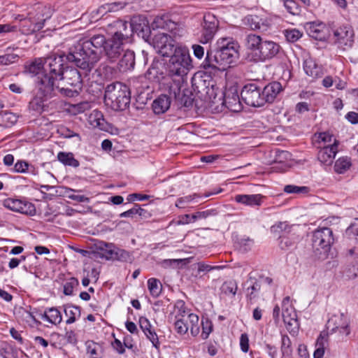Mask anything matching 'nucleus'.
<instances>
[{
	"instance_id": "c03bdc74",
	"label": "nucleus",
	"mask_w": 358,
	"mask_h": 358,
	"mask_svg": "<svg viewBox=\"0 0 358 358\" xmlns=\"http://www.w3.org/2000/svg\"><path fill=\"white\" fill-rule=\"evenodd\" d=\"M237 289V284L233 280L224 282L221 287L222 293L227 296H234Z\"/></svg>"
},
{
	"instance_id": "1a4fd4ad",
	"label": "nucleus",
	"mask_w": 358,
	"mask_h": 358,
	"mask_svg": "<svg viewBox=\"0 0 358 358\" xmlns=\"http://www.w3.org/2000/svg\"><path fill=\"white\" fill-rule=\"evenodd\" d=\"M175 320L189 319L190 323V332L192 336H196L200 331L199 318L194 313H190L183 301H178L174 306Z\"/></svg>"
},
{
	"instance_id": "864d4df0",
	"label": "nucleus",
	"mask_w": 358,
	"mask_h": 358,
	"mask_svg": "<svg viewBox=\"0 0 358 358\" xmlns=\"http://www.w3.org/2000/svg\"><path fill=\"white\" fill-rule=\"evenodd\" d=\"M122 8V7L119 3H107L99 7L98 9V13L104 15L108 12L117 11L120 8Z\"/></svg>"
},
{
	"instance_id": "7c9ffc66",
	"label": "nucleus",
	"mask_w": 358,
	"mask_h": 358,
	"mask_svg": "<svg viewBox=\"0 0 358 358\" xmlns=\"http://www.w3.org/2000/svg\"><path fill=\"white\" fill-rule=\"evenodd\" d=\"M305 73L313 79H316L323 75L322 66L317 65L311 58L306 59L303 62Z\"/></svg>"
},
{
	"instance_id": "9d476101",
	"label": "nucleus",
	"mask_w": 358,
	"mask_h": 358,
	"mask_svg": "<svg viewBox=\"0 0 358 358\" xmlns=\"http://www.w3.org/2000/svg\"><path fill=\"white\" fill-rule=\"evenodd\" d=\"M262 88L255 83L245 85L241 91L242 100L248 106L260 107L264 105V99L262 97Z\"/></svg>"
},
{
	"instance_id": "c85d7f7f",
	"label": "nucleus",
	"mask_w": 358,
	"mask_h": 358,
	"mask_svg": "<svg viewBox=\"0 0 358 358\" xmlns=\"http://www.w3.org/2000/svg\"><path fill=\"white\" fill-rule=\"evenodd\" d=\"M129 29L136 32L138 36H141L143 38L148 36L150 32L148 22L144 18L141 19L139 17L133 19L129 24Z\"/></svg>"
},
{
	"instance_id": "423d86ee",
	"label": "nucleus",
	"mask_w": 358,
	"mask_h": 358,
	"mask_svg": "<svg viewBox=\"0 0 358 358\" xmlns=\"http://www.w3.org/2000/svg\"><path fill=\"white\" fill-rule=\"evenodd\" d=\"M167 64V75L185 78L192 67V59L186 47H176Z\"/></svg>"
},
{
	"instance_id": "dca6fc26",
	"label": "nucleus",
	"mask_w": 358,
	"mask_h": 358,
	"mask_svg": "<svg viewBox=\"0 0 358 358\" xmlns=\"http://www.w3.org/2000/svg\"><path fill=\"white\" fill-rule=\"evenodd\" d=\"M280 46L278 43L269 40H263L258 52H256L257 56L260 61L269 60L275 57L279 52Z\"/></svg>"
},
{
	"instance_id": "f704fd0d",
	"label": "nucleus",
	"mask_w": 358,
	"mask_h": 358,
	"mask_svg": "<svg viewBox=\"0 0 358 358\" xmlns=\"http://www.w3.org/2000/svg\"><path fill=\"white\" fill-rule=\"evenodd\" d=\"M88 121L94 127H98L100 129H105L106 120L103 113L98 110H94L89 115Z\"/></svg>"
},
{
	"instance_id": "bb28decb",
	"label": "nucleus",
	"mask_w": 358,
	"mask_h": 358,
	"mask_svg": "<svg viewBox=\"0 0 358 358\" xmlns=\"http://www.w3.org/2000/svg\"><path fill=\"white\" fill-rule=\"evenodd\" d=\"M118 63V69L121 72L133 70L135 66V54L134 51L127 50Z\"/></svg>"
},
{
	"instance_id": "4d7b16f0",
	"label": "nucleus",
	"mask_w": 358,
	"mask_h": 358,
	"mask_svg": "<svg viewBox=\"0 0 358 358\" xmlns=\"http://www.w3.org/2000/svg\"><path fill=\"white\" fill-rule=\"evenodd\" d=\"M328 334L322 331L317 338L315 348L325 350L328 343Z\"/></svg>"
},
{
	"instance_id": "39448f33",
	"label": "nucleus",
	"mask_w": 358,
	"mask_h": 358,
	"mask_svg": "<svg viewBox=\"0 0 358 358\" xmlns=\"http://www.w3.org/2000/svg\"><path fill=\"white\" fill-rule=\"evenodd\" d=\"M131 96L129 87L122 83L108 85L105 90V103L115 111L125 110L130 103Z\"/></svg>"
},
{
	"instance_id": "338daca9",
	"label": "nucleus",
	"mask_w": 358,
	"mask_h": 358,
	"mask_svg": "<svg viewBox=\"0 0 358 358\" xmlns=\"http://www.w3.org/2000/svg\"><path fill=\"white\" fill-rule=\"evenodd\" d=\"M291 344L292 343L289 336L287 335H282L281 350L283 354L287 353L290 350Z\"/></svg>"
},
{
	"instance_id": "0eeeda50",
	"label": "nucleus",
	"mask_w": 358,
	"mask_h": 358,
	"mask_svg": "<svg viewBox=\"0 0 358 358\" xmlns=\"http://www.w3.org/2000/svg\"><path fill=\"white\" fill-rule=\"evenodd\" d=\"M52 10L49 6L38 4L27 14L28 22L30 23L25 30L26 34L40 31L44 27L45 22L50 18Z\"/></svg>"
},
{
	"instance_id": "774afa93",
	"label": "nucleus",
	"mask_w": 358,
	"mask_h": 358,
	"mask_svg": "<svg viewBox=\"0 0 358 358\" xmlns=\"http://www.w3.org/2000/svg\"><path fill=\"white\" fill-rule=\"evenodd\" d=\"M240 346L243 352H247L249 350V338L247 334H242L240 337Z\"/></svg>"
},
{
	"instance_id": "393cba45",
	"label": "nucleus",
	"mask_w": 358,
	"mask_h": 358,
	"mask_svg": "<svg viewBox=\"0 0 358 358\" xmlns=\"http://www.w3.org/2000/svg\"><path fill=\"white\" fill-rule=\"evenodd\" d=\"M264 196L262 194H237L234 200L239 203H242L250 207H259L262 205Z\"/></svg>"
},
{
	"instance_id": "a211bd4d",
	"label": "nucleus",
	"mask_w": 358,
	"mask_h": 358,
	"mask_svg": "<svg viewBox=\"0 0 358 358\" xmlns=\"http://www.w3.org/2000/svg\"><path fill=\"white\" fill-rule=\"evenodd\" d=\"M58 81L65 83V85H69L76 89H82L83 79L82 75L76 68L67 66L64 72Z\"/></svg>"
},
{
	"instance_id": "4c0bfd02",
	"label": "nucleus",
	"mask_w": 358,
	"mask_h": 358,
	"mask_svg": "<svg viewBox=\"0 0 358 358\" xmlns=\"http://www.w3.org/2000/svg\"><path fill=\"white\" fill-rule=\"evenodd\" d=\"M55 86V92L57 90L62 95L66 97H74L78 95L80 89H76V87L69 88V85H65V83L57 81Z\"/></svg>"
},
{
	"instance_id": "e2e57ef3",
	"label": "nucleus",
	"mask_w": 358,
	"mask_h": 358,
	"mask_svg": "<svg viewBox=\"0 0 358 358\" xmlns=\"http://www.w3.org/2000/svg\"><path fill=\"white\" fill-rule=\"evenodd\" d=\"M291 227L288 224L287 222H280L278 224L272 226L271 229L274 232L280 233L281 231H285L289 233L290 231Z\"/></svg>"
},
{
	"instance_id": "2f4dec72",
	"label": "nucleus",
	"mask_w": 358,
	"mask_h": 358,
	"mask_svg": "<svg viewBox=\"0 0 358 358\" xmlns=\"http://www.w3.org/2000/svg\"><path fill=\"white\" fill-rule=\"evenodd\" d=\"M171 99L166 94H162L152 103V109L155 113L162 114L165 113L170 107Z\"/></svg>"
},
{
	"instance_id": "f03ea898",
	"label": "nucleus",
	"mask_w": 358,
	"mask_h": 358,
	"mask_svg": "<svg viewBox=\"0 0 358 358\" xmlns=\"http://www.w3.org/2000/svg\"><path fill=\"white\" fill-rule=\"evenodd\" d=\"M214 50L207 51L203 62L204 69L224 71L236 64L240 57V45L232 38H220L216 42Z\"/></svg>"
},
{
	"instance_id": "bf43d9fd",
	"label": "nucleus",
	"mask_w": 358,
	"mask_h": 358,
	"mask_svg": "<svg viewBox=\"0 0 358 358\" xmlns=\"http://www.w3.org/2000/svg\"><path fill=\"white\" fill-rule=\"evenodd\" d=\"M143 210L139 206V205L135 204L132 208L122 213L120 216L121 217H132L134 215L136 214L141 215Z\"/></svg>"
},
{
	"instance_id": "09e8293b",
	"label": "nucleus",
	"mask_w": 358,
	"mask_h": 358,
	"mask_svg": "<svg viewBox=\"0 0 358 358\" xmlns=\"http://www.w3.org/2000/svg\"><path fill=\"white\" fill-rule=\"evenodd\" d=\"M44 107V99L42 96H36L34 97L29 103L30 110L41 113Z\"/></svg>"
},
{
	"instance_id": "49530a36",
	"label": "nucleus",
	"mask_w": 358,
	"mask_h": 358,
	"mask_svg": "<svg viewBox=\"0 0 358 358\" xmlns=\"http://www.w3.org/2000/svg\"><path fill=\"white\" fill-rule=\"evenodd\" d=\"M188 93L189 91H185L184 89L180 93V96L175 99L178 105L185 107H189L192 105L193 98L192 95H189Z\"/></svg>"
},
{
	"instance_id": "aec40b11",
	"label": "nucleus",
	"mask_w": 358,
	"mask_h": 358,
	"mask_svg": "<svg viewBox=\"0 0 358 358\" xmlns=\"http://www.w3.org/2000/svg\"><path fill=\"white\" fill-rule=\"evenodd\" d=\"M283 322L287 329L290 332H296L299 323L297 320V314L292 306H288L282 311Z\"/></svg>"
},
{
	"instance_id": "6e6d98bb",
	"label": "nucleus",
	"mask_w": 358,
	"mask_h": 358,
	"mask_svg": "<svg viewBox=\"0 0 358 358\" xmlns=\"http://www.w3.org/2000/svg\"><path fill=\"white\" fill-rule=\"evenodd\" d=\"M284 6L287 12L294 15H297L300 11L297 3L294 0H285L284 1Z\"/></svg>"
},
{
	"instance_id": "20e7f679",
	"label": "nucleus",
	"mask_w": 358,
	"mask_h": 358,
	"mask_svg": "<svg viewBox=\"0 0 358 358\" xmlns=\"http://www.w3.org/2000/svg\"><path fill=\"white\" fill-rule=\"evenodd\" d=\"M162 28L166 30L169 34L159 32L153 37L152 42L155 48L157 50L159 54L163 57H169L175 49L173 41L182 36L185 30L182 26L171 20L164 22Z\"/></svg>"
},
{
	"instance_id": "2eb2a0df",
	"label": "nucleus",
	"mask_w": 358,
	"mask_h": 358,
	"mask_svg": "<svg viewBox=\"0 0 358 358\" xmlns=\"http://www.w3.org/2000/svg\"><path fill=\"white\" fill-rule=\"evenodd\" d=\"M349 320L343 313L333 315L327 322V329L331 332L339 331L341 334L348 336L350 334Z\"/></svg>"
},
{
	"instance_id": "13d9d810",
	"label": "nucleus",
	"mask_w": 358,
	"mask_h": 358,
	"mask_svg": "<svg viewBox=\"0 0 358 358\" xmlns=\"http://www.w3.org/2000/svg\"><path fill=\"white\" fill-rule=\"evenodd\" d=\"M29 166V164L26 161L18 160L15 164L13 171L15 173H24L27 172Z\"/></svg>"
},
{
	"instance_id": "0e129e2a",
	"label": "nucleus",
	"mask_w": 358,
	"mask_h": 358,
	"mask_svg": "<svg viewBox=\"0 0 358 358\" xmlns=\"http://www.w3.org/2000/svg\"><path fill=\"white\" fill-rule=\"evenodd\" d=\"M247 22L252 30L259 29L261 28V24L259 19L257 15H250L247 17Z\"/></svg>"
},
{
	"instance_id": "473e14b6",
	"label": "nucleus",
	"mask_w": 358,
	"mask_h": 358,
	"mask_svg": "<svg viewBox=\"0 0 358 358\" xmlns=\"http://www.w3.org/2000/svg\"><path fill=\"white\" fill-rule=\"evenodd\" d=\"M41 318L55 325L60 324L62 320V314L56 308H47L41 315Z\"/></svg>"
},
{
	"instance_id": "ea45409f",
	"label": "nucleus",
	"mask_w": 358,
	"mask_h": 358,
	"mask_svg": "<svg viewBox=\"0 0 358 358\" xmlns=\"http://www.w3.org/2000/svg\"><path fill=\"white\" fill-rule=\"evenodd\" d=\"M263 39L261 36L254 34H250L246 36L245 38V44L248 49L253 51L255 54L256 52H258L259 47H260Z\"/></svg>"
},
{
	"instance_id": "f3484780",
	"label": "nucleus",
	"mask_w": 358,
	"mask_h": 358,
	"mask_svg": "<svg viewBox=\"0 0 358 358\" xmlns=\"http://www.w3.org/2000/svg\"><path fill=\"white\" fill-rule=\"evenodd\" d=\"M129 28V24L127 21L116 20L108 24L107 31L113 35L110 38L124 41L128 38Z\"/></svg>"
},
{
	"instance_id": "412c9836",
	"label": "nucleus",
	"mask_w": 358,
	"mask_h": 358,
	"mask_svg": "<svg viewBox=\"0 0 358 358\" xmlns=\"http://www.w3.org/2000/svg\"><path fill=\"white\" fill-rule=\"evenodd\" d=\"M338 141L331 145H324L318 152V160L324 165H331L338 152Z\"/></svg>"
},
{
	"instance_id": "f257e3e1",
	"label": "nucleus",
	"mask_w": 358,
	"mask_h": 358,
	"mask_svg": "<svg viewBox=\"0 0 358 358\" xmlns=\"http://www.w3.org/2000/svg\"><path fill=\"white\" fill-rule=\"evenodd\" d=\"M107 40L103 35H94L89 39H80L71 46L66 60L87 76L101 59Z\"/></svg>"
},
{
	"instance_id": "37998d69",
	"label": "nucleus",
	"mask_w": 358,
	"mask_h": 358,
	"mask_svg": "<svg viewBox=\"0 0 358 358\" xmlns=\"http://www.w3.org/2000/svg\"><path fill=\"white\" fill-rule=\"evenodd\" d=\"M189 321V319H182L179 317V320H174V329L175 331L180 334H185L188 330H190V324H186L185 322Z\"/></svg>"
},
{
	"instance_id": "7ed1b4c3",
	"label": "nucleus",
	"mask_w": 358,
	"mask_h": 358,
	"mask_svg": "<svg viewBox=\"0 0 358 358\" xmlns=\"http://www.w3.org/2000/svg\"><path fill=\"white\" fill-rule=\"evenodd\" d=\"M64 59L61 55H52L45 58V73L38 76L36 87L43 97L55 94V82L58 81L65 71Z\"/></svg>"
},
{
	"instance_id": "c756f323",
	"label": "nucleus",
	"mask_w": 358,
	"mask_h": 358,
	"mask_svg": "<svg viewBox=\"0 0 358 358\" xmlns=\"http://www.w3.org/2000/svg\"><path fill=\"white\" fill-rule=\"evenodd\" d=\"M44 65L45 58H36L34 61L25 65V72L31 74L32 76H37L36 80V82L38 76H42V75L45 73L42 72L43 69L45 70Z\"/></svg>"
},
{
	"instance_id": "b1692460",
	"label": "nucleus",
	"mask_w": 358,
	"mask_h": 358,
	"mask_svg": "<svg viewBox=\"0 0 358 358\" xmlns=\"http://www.w3.org/2000/svg\"><path fill=\"white\" fill-rule=\"evenodd\" d=\"M282 91V85L278 82H273L266 85L262 89V97H264V104L266 103H272L274 101L277 95Z\"/></svg>"
},
{
	"instance_id": "3c124183",
	"label": "nucleus",
	"mask_w": 358,
	"mask_h": 358,
	"mask_svg": "<svg viewBox=\"0 0 358 358\" xmlns=\"http://www.w3.org/2000/svg\"><path fill=\"white\" fill-rule=\"evenodd\" d=\"M79 285V282L76 278H70L64 285V294L65 295H71L74 288Z\"/></svg>"
},
{
	"instance_id": "e433bc0d",
	"label": "nucleus",
	"mask_w": 358,
	"mask_h": 358,
	"mask_svg": "<svg viewBox=\"0 0 358 358\" xmlns=\"http://www.w3.org/2000/svg\"><path fill=\"white\" fill-rule=\"evenodd\" d=\"M57 159L64 166L77 168L80 166L78 160L75 159L72 152H59L57 154Z\"/></svg>"
},
{
	"instance_id": "a19ab883",
	"label": "nucleus",
	"mask_w": 358,
	"mask_h": 358,
	"mask_svg": "<svg viewBox=\"0 0 358 358\" xmlns=\"http://www.w3.org/2000/svg\"><path fill=\"white\" fill-rule=\"evenodd\" d=\"M148 287L150 294L153 297H157L162 292V285L159 280L152 278L148 280Z\"/></svg>"
},
{
	"instance_id": "603ef678",
	"label": "nucleus",
	"mask_w": 358,
	"mask_h": 358,
	"mask_svg": "<svg viewBox=\"0 0 358 358\" xmlns=\"http://www.w3.org/2000/svg\"><path fill=\"white\" fill-rule=\"evenodd\" d=\"M19 55L14 53H6L3 55H0V66L9 65L18 61Z\"/></svg>"
},
{
	"instance_id": "9b49d317",
	"label": "nucleus",
	"mask_w": 358,
	"mask_h": 358,
	"mask_svg": "<svg viewBox=\"0 0 358 358\" xmlns=\"http://www.w3.org/2000/svg\"><path fill=\"white\" fill-rule=\"evenodd\" d=\"M355 33L348 24L343 25L334 31V42L341 49L345 50L352 47Z\"/></svg>"
},
{
	"instance_id": "c9c22d12",
	"label": "nucleus",
	"mask_w": 358,
	"mask_h": 358,
	"mask_svg": "<svg viewBox=\"0 0 358 358\" xmlns=\"http://www.w3.org/2000/svg\"><path fill=\"white\" fill-rule=\"evenodd\" d=\"M352 166L350 157L345 156L339 157L334 164V171L338 174H343Z\"/></svg>"
},
{
	"instance_id": "a878e982",
	"label": "nucleus",
	"mask_w": 358,
	"mask_h": 358,
	"mask_svg": "<svg viewBox=\"0 0 358 358\" xmlns=\"http://www.w3.org/2000/svg\"><path fill=\"white\" fill-rule=\"evenodd\" d=\"M223 104L233 112H238L242 108L238 94L236 90L225 92Z\"/></svg>"
},
{
	"instance_id": "72a5a7b5",
	"label": "nucleus",
	"mask_w": 358,
	"mask_h": 358,
	"mask_svg": "<svg viewBox=\"0 0 358 358\" xmlns=\"http://www.w3.org/2000/svg\"><path fill=\"white\" fill-rule=\"evenodd\" d=\"M162 68L163 64L161 62H153L151 66L147 71V76L148 79L153 80L157 82H159L161 79H164L165 80L166 77L163 76Z\"/></svg>"
},
{
	"instance_id": "58836bf2",
	"label": "nucleus",
	"mask_w": 358,
	"mask_h": 358,
	"mask_svg": "<svg viewBox=\"0 0 358 358\" xmlns=\"http://www.w3.org/2000/svg\"><path fill=\"white\" fill-rule=\"evenodd\" d=\"M64 307L65 315L68 317L66 321V324H72L76 322L78 317H80V309L78 306L67 304Z\"/></svg>"
},
{
	"instance_id": "6ab92c4d",
	"label": "nucleus",
	"mask_w": 358,
	"mask_h": 358,
	"mask_svg": "<svg viewBox=\"0 0 358 358\" xmlns=\"http://www.w3.org/2000/svg\"><path fill=\"white\" fill-rule=\"evenodd\" d=\"M164 85L166 90L169 94V96L175 99L180 96V93L184 90L185 78L178 76L171 77L167 75L164 80Z\"/></svg>"
},
{
	"instance_id": "de8ad7c7",
	"label": "nucleus",
	"mask_w": 358,
	"mask_h": 358,
	"mask_svg": "<svg viewBox=\"0 0 358 358\" xmlns=\"http://www.w3.org/2000/svg\"><path fill=\"white\" fill-rule=\"evenodd\" d=\"M283 33L286 40L289 43H294L297 41L303 36L302 32L296 29H285Z\"/></svg>"
},
{
	"instance_id": "79ce46f5",
	"label": "nucleus",
	"mask_w": 358,
	"mask_h": 358,
	"mask_svg": "<svg viewBox=\"0 0 358 358\" xmlns=\"http://www.w3.org/2000/svg\"><path fill=\"white\" fill-rule=\"evenodd\" d=\"M87 353L90 358H101L102 351L101 347L96 343L87 341L86 343Z\"/></svg>"
},
{
	"instance_id": "5fc2aeb1",
	"label": "nucleus",
	"mask_w": 358,
	"mask_h": 358,
	"mask_svg": "<svg viewBox=\"0 0 358 358\" xmlns=\"http://www.w3.org/2000/svg\"><path fill=\"white\" fill-rule=\"evenodd\" d=\"M1 117L6 127H10L17 121V116L11 112H4Z\"/></svg>"
},
{
	"instance_id": "a18cd8bd",
	"label": "nucleus",
	"mask_w": 358,
	"mask_h": 358,
	"mask_svg": "<svg viewBox=\"0 0 358 358\" xmlns=\"http://www.w3.org/2000/svg\"><path fill=\"white\" fill-rule=\"evenodd\" d=\"M310 188L306 186H296L294 185H287L284 187V192L287 194H306L309 192Z\"/></svg>"
},
{
	"instance_id": "4be33fe9",
	"label": "nucleus",
	"mask_w": 358,
	"mask_h": 358,
	"mask_svg": "<svg viewBox=\"0 0 358 358\" xmlns=\"http://www.w3.org/2000/svg\"><path fill=\"white\" fill-rule=\"evenodd\" d=\"M106 249L104 255L107 259L117 260L124 262H131L132 256L128 251L120 248L113 249V245L108 244H106Z\"/></svg>"
},
{
	"instance_id": "4468645a",
	"label": "nucleus",
	"mask_w": 358,
	"mask_h": 358,
	"mask_svg": "<svg viewBox=\"0 0 358 358\" xmlns=\"http://www.w3.org/2000/svg\"><path fill=\"white\" fill-rule=\"evenodd\" d=\"M124 41L113 38L107 40L102 53L110 62H115L124 52Z\"/></svg>"
},
{
	"instance_id": "680f3d73",
	"label": "nucleus",
	"mask_w": 358,
	"mask_h": 358,
	"mask_svg": "<svg viewBox=\"0 0 358 358\" xmlns=\"http://www.w3.org/2000/svg\"><path fill=\"white\" fill-rule=\"evenodd\" d=\"M196 196H197L196 194H194L179 198L176 202V206L178 208H184L186 207V205L190 203Z\"/></svg>"
},
{
	"instance_id": "6e6552de",
	"label": "nucleus",
	"mask_w": 358,
	"mask_h": 358,
	"mask_svg": "<svg viewBox=\"0 0 358 358\" xmlns=\"http://www.w3.org/2000/svg\"><path fill=\"white\" fill-rule=\"evenodd\" d=\"M333 232L330 228L323 227L315 230L312 236L313 248L327 254L334 243Z\"/></svg>"
},
{
	"instance_id": "052dcab7",
	"label": "nucleus",
	"mask_w": 358,
	"mask_h": 358,
	"mask_svg": "<svg viewBox=\"0 0 358 358\" xmlns=\"http://www.w3.org/2000/svg\"><path fill=\"white\" fill-rule=\"evenodd\" d=\"M318 141L320 143H324V144L329 143L328 145H331L337 140L329 132H323L319 134Z\"/></svg>"
},
{
	"instance_id": "69168bd1",
	"label": "nucleus",
	"mask_w": 358,
	"mask_h": 358,
	"mask_svg": "<svg viewBox=\"0 0 358 358\" xmlns=\"http://www.w3.org/2000/svg\"><path fill=\"white\" fill-rule=\"evenodd\" d=\"M261 288V285L259 282L256 280L255 282L251 280V285L248 287V296L250 299H252L256 296L255 293L259 292Z\"/></svg>"
},
{
	"instance_id": "ddd939ff",
	"label": "nucleus",
	"mask_w": 358,
	"mask_h": 358,
	"mask_svg": "<svg viewBox=\"0 0 358 358\" xmlns=\"http://www.w3.org/2000/svg\"><path fill=\"white\" fill-rule=\"evenodd\" d=\"M3 206L10 210L25 215H34L36 213V208L34 204L21 199H6L3 201Z\"/></svg>"
},
{
	"instance_id": "5701e85b",
	"label": "nucleus",
	"mask_w": 358,
	"mask_h": 358,
	"mask_svg": "<svg viewBox=\"0 0 358 358\" xmlns=\"http://www.w3.org/2000/svg\"><path fill=\"white\" fill-rule=\"evenodd\" d=\"M308 34L316 39L323 40L326 37L327 27L323 22H308L304 26Z\"/></svg>"
},
{
	"instance_id": "8fccbe9b",
	"label": "nucleus",
	"mask_w": 358,
	"mask_h": 358,
	"mask_svg": "<svg viewBox=\"0 0 358 358\" xmlns=\"http://www.w3.org/2000/svg\"><path fill=\"white\" fill-rule=\"evenodd\" d=\"M201 326H202V333L201 337L203 339H207L210 335V334L213 331V324L212 322L207 317L202 318L201 320Z\"/></svg>"
},
{
	"instance_id": "f8f14e48",
	"label": "nucleus",
	"mask_w": 358,
	"mask_h": 358,
	"mask_svg": "<svg viewBox=\"0 0 358 358\" xmlns=\"http://www.w3.org/2000/svg\"><path fill=\"white\" fill-rule=\"evenodd\" d=\"M219 27V21L215 15L206 13L203 15L201 24L200 41L202 43L210 42L214 37Z\"/></svg>"
},
{
	"instance_id": "cd10ccee",
	"label": "nucleus",
	"mask_w": 358,
	"mask_h": 358,
	"mask_svg": "<svg viewBox=\"0 0 358 358\" xmlns=\"http://www.w3.org/2000/svg\"><path fill=\"white\" fill-rule=\"evenodd\" d=\"M139 325L146 337L152 342L155 347L159 344V339L155 331L152 329V325L150 321L145 317L139 318Z\"/></svg>"
}]
</instances>
